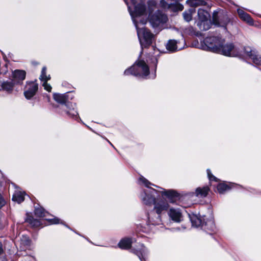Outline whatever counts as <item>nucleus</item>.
<instances>
[{"label":"nucleus","mask_w":261,"mask_h":261,"mask_svg":"<svg viewBox=\"0 0 261 261\" xmlns=\"http://www.w3.org/2000/svg\"><path fill=\"white\" fill-rule=\"evenodd\" d=\"M139 184L140 185H144L147 189L144 190L140 194V198L143 203L146 205H151L152 203L154 204L153 211L155 212L157 216L153 217V213H151L148 215V220L147 225L152 229L151 226H154L162 224V220L161 215L167 211L169 206L167 201L164 200H155V195L157 193H161L163 195L166 196L171 203H173L175 201V198L178 197L177 193L172 190H166L163 189L162 191H159L156 190L149 187V185H152L155 187L158 186L151 184L147 179L141 176L139 178Z\"/></svg>","instance_id":"1"},{"label":"nucleus","mask_w":261,"mask_h":261,"mask_svg":"<svg viewBox=\"0 0 261 261\" xmlns=\"http://www.w3.org/2000/svg\"><path fill=\"white\" fill-rule=\"evenodd\" d=\"M124 1L136 27L142 48L148 47L152 43L154 35L146 28L140 27V24L144 25L147 22L146 18L143 17L146 12L145 0H131L133 8L128 5L126 0Z\"/></svg>","instance_id":"2"},{"label":"nucleus","mask_w":261,"mask_h":261,"mask_svg":"<svg viewBox=\"0 0 261 261\" xmlns=\"http://www.w3.org/2000/svg\"><path fill=\"white\" fill-rule=\"evenodd\" d=\"M201 48L225 56L237 57L242 55V52L239 51L233 43L226 42L219 35L205 38L201 44Z\"/></svg>","instance_id":"3"},{"label":"nucleus","mask_w":261,"mask_h":261,"mask_svg":"<svg viewBox=\"0 0 261 261\" xmlns=\"http://www.w3.org/2000/svg\"><path fill=\"white\" fill-rule=\"evenodd\" d=\"M54 100L58 103H61V109L63 111L62 114H66L70 117L77 118L78 113L75 109V104L68 101V93L59 94L55 93L53 95Z\"/></svg>","instance_id":"4"},{"label":"nucleus","mask_w":261,"mask_h":261,"mask_svg":"<svg viewBox=\"0 0 261 261\" xmlns=\"http://www.w3.org/2000/svg\"><path fill=\"white\" fill-rule=\"evenodd\" d=\"M156 3L154 0H150L148 2V11L149 13V21L151 25L154 29H161L162 25L168 20L167 16L160 11H158L153 15L151 13L156 8Z\"/></svg>","instance_id":"5"},{"label":"nucleus","mask_w":261,"mask_h":261,"mask_svg":"<svg viewBox=\"0 0 261 261\" xmlns=\"http://www.w3.org/2000/svg\"><path fill=\"white\" fill-rule=\"evenodd\" d=\"M149 73L148 66L143 60L136 61L134 64L124 72L125 75H133L135 76L146 77Z\"/></svg>","instance_id":"6"},{"label":"nucleus","mask_w":261,"mask_h":261,"mask_svg":"<svg viewBox=\"0 0 261 261\" xmlns=\"http://www.w3.org/2000/svg\"><path fill=\"white\" fill-rule=\"evenodd\" d=\"M198 16L199 20L197 25L199 29L202 31H206L210 28V22L208 19L210 15L206 10L202 9H199L198 10Z\"/></svg>","instance_id":"7"},{"label":"nucleus","mask_w":261,"mask_h":261,"mask_svg":"<svg viewBox=\"0 0 261 261\" xmlns=\"http://www.w3.org/2000/svg\"><path fill=\"white\" fill-rule=\"evenodd\" d=\"M243 50L244 56L248 59L251 60L255 65L261 67V56L255 50L248 46L244 47Z\"/></svg>","instance_id":"8"},{"label":"nucleus","mask_w":261,"mask_h":261,"mask_svg":"<svg viewBox=\"0 0 261 261\" xmlns=\"http://www.w3.org/2000/svg\"><path fill=\"white\" fill-rule=\"evenodd\" d=\"M185 45V40L183 38L180 41L171 39L166 43V48L169 52L173 53L183 49Z\"/></svg>","instance_id":"9"},{"label":"nucleus","mask_w":261,"mask_h":261,"mask_svg":"<svg viewBox=\"0 0 261 261\" xmlns=\"http://www.w3.org/2000/svg\"><path fill=\"white\" fill-rule=\"evenodd\" d=\"M169 219L175 223H180L183 220L181 210L179 208L171 207L168 211Z\"/></svg>","instance_id":"10"},{"label":"nucleus","mask_w":261,"mask_h":261,"mask_svg":"<svg viewBox=\"0 0 261 261\" xmlns=\"http://www.w3.org/2000/svg\"><path fill=\"white\" fill-rule=\"evenodd\" d=\"M38 90V84L35 82H31L27 84L24 95L26 98L30 99L33 97Z\"/></svg>","instance_id":"11"},{"label":"nucleus","mask_w":261,"mask_h":261,"mask_svg":"<svg viewBox=\"0 0 261 261\" xmlns=\"http://www.w3.org/2000/svg\"><path fill=\"white\" fill-rule=\"evenodd\" d=\"M133 252L136 254L141 261H144L147 255L148 250L143 244H140L137 249L133 250Z\"/></svg>","instance_id":"12"},{"label":"nucleus","mask_w":261,"mask_h":261,"mask_svg":"<svg viewBox=\"0 0 261 261\" xmlns=\"http://www.w3.org/2000/svg\"><path fill=\"white\" fill-rule=\"evenodd\" d=\"M213 21L216 25L226 28V25L230 22V19L227 15H225L219 18L214 16Z\"/></svg>","instance_id":"13"},{"label":"nucleus","mask_w":261,"mask_h":261,"mask_svg":"<svg viewBox=\"0 0 261 261\" xmlns=\"http://www.w3.org/2000/svg\"><path fill=\"white\" fill-rule=\"evenodd\" d=\"M26 73L24 70H16L13 73L14 83H20L25 79Z\"/></svg>","instance_id":"14"},{"label":"nucleus","mask_w":261,"mask_h":261,"mask_svg":"<svg viewBox=\"0 0 261 261\" xmlns=\"http://www.w3.org/2000/svg\"><path fill=\"white\" fill-rule=\"evenodd\" d=\"M190 217L192 226H194L196 227H201L202 228V225L204 224V221L205 220L204 217L195 215L190 216Z\"/></svg>","instance_id":"15"},{"label":"nucleus","mask_w":261,"mask_h":261,"mask_svg":"<svg viewBox=\"0 0 261 261\" xmlns=\"http://www.w3.org/2000/svg\"><path fill=\"white\" fill-rule=\"evenodd\" d=\"M210 191V189L207 186L203 187H198L196 189L195 192L193 193V195L198 198L205 197Z\"/></svg>","instance_id":"16"},{"label":"nucleus","mask_w":261,"mask_h":261,"mask_svg":"<svg viewBox=\"0 0 261 261\" xmlns=\"http://www.w3.org/2000/svg\"><path fill=\"white\" fill-rule=\"evenodd\" d=\"M202 229L205 231H214L215 229V224L214 220L213 217H211L208 219H206V221L204 222V224L202 225Z\"/></svg>","instance_id":"17"},{"label":"nucleus","mask_w":261,"mask_h":261,"mask_svg":"<svg viewBox=\"0 0 261 261\" xmlns=\"http://www.w3.org/2000/svg\"><path fill=\"white\" fill-rule=\"evenodd\" d=\"M238 13L240 18L246 21L250 25H253V21L250 16L241 9L238 10Z\"/></svg>","instance_id":"18"},{"label":"nucleus","mask_w":261,"mask_h":261,"mask_svg":"<svg viewBox=\"0 0 261 261\" xmlns=\"http://www.w3.org/2000/svg\"><path fill=\"white\" fill-rule=\"evenodd\" d=\"M133 243V239L126 238L122 239L118 244L119 248L123 249H128L130 248Z\"/></svg>","instance_id":"19"},{"label":"nucleus","mask_w":261,"mask_h":261,"mask_svg":"<svg viewBox=\"0 0 261 261\" xmlns=\"http://www.w3.org/2000/svg\"><path fill=\"white\" fill-rule=\"evenodd\" d=\"M24 196L25 193L23 192L15 191L12 197V200L20 203L24 201Z\"/></svg>","instance_id":"20"},{"label":"nucleus","mask_w":261,"mask_h":261,"mask_svg":"<svg viewBox=\"0 0 261 261\" xmlns=\"http://www.w3.org/2000/svg\"><path fill=\"white\" fill-rule=\"evenodd\" d=\"M34 213L37 217L40 218H45L48 215V213L42 207H35Z\"/></svg>","instance_id":"21"},{"label":"nucleus","mask_w":261,"mask_h":261,"mask_svg":"<svg viewBox=\"0 0 261 261\" xmlns=\"http://www.w3.org/2000/svg\"><path fill=\"white\" fill-rule=\"evenodd\" d=\"M187 3L191 7H193L204 6L206 4L204 0H187Z\"/></svg>","instance_id":"22"},{"label":"nucleus","mask_w":261,"mask_h":261,"mask_svg":"<svg viewBox=\"0 0 261 261\" xmlns=\"http://www.w3.org/2000/svg\"><path fill=\"white\" fill-rule=\"evenodd\" d=\"M40 80L42 82H47L50 79V75H46V67H43L41 70V73L39 77Z\"/></svg>","instance_id":"23"},{"label":"nucleus","mask_w":261,"mask_h":261,"mask_svg":"<svg viewBox=\"0 0 261 261\" xmlns=\"http://www.w3.org/2000/svg\"><path fill=\"white\" fill-rule=\"evenodd\" d=\"M14 84L13 82H6L3 83L2 86L5 90L10 92L13 90Z\"/></svg>","instance_id":"24"},{"label":"nucleus","mask_w":261,"mask_h":261,"mask_svg":"<svg viewBox=\"0 0 261 261\" xmlns=\"http://www.w3.org/2000/svg\"><path fill=\"white\" fill-rule=\"evenodd\" d=\"M229 189V186L224 183H221L219 184L217 186V190L218 191L219 193L220 194L223 193Z\"/></svg>","instance_id":"25"},{"label":"nucleus","mask_w":261,"mask_h":261,"mask_svg":"<svg viewBox=\"0 0 261 261\" xmlns=\"http://www.w3.org/2000/svg\"><path fill=\"white\" fill-rule=\"evenodd\" d=\"M183 16L184 19L189 22L192 20V16L191 10H189L188 11H185L183 13Z\"/></svg>","instance_id":"26"},{"label":"nucleus","mask_w":261,"mask_h":261,"mask_svg":"<svg viewBox=\"0 0 261 261\" xmlns=\"http://www.w3.org/2000/svg\"><path fill=\"white\" fill-rule=\"evenodd\" d=\"M47 220V219H46ZM47 220L50 222L51 224H64L63 222L59 218L55 217L53 219H47Z\"/></svg>","instance_id":"27"},{"label":"nucleus","mask_w":261,"mask_h":261,"mask_svg":"<svg viewBox=\"0 0 261 261\" xmlns=\"http://www.w3.org/2000/svg\"><path fill=\"white\" fill-rule=\"evenodd\" d=\"M207 174L210 180L218 181V179L212 174L210 169H207Z\"/></svg>","instance_id":"28"},{"label":"nucleus","mask_w":261,"mask_h":261,"mask_svg":"<svg viewBox=\"0 0 261 261\" xmlns=\"http://www.w3.org/2000/svg\"><path fill=\"white\" fill-rule=\"evenodd\" d=\"M43 86L44 87V88L45 90L48 92H50L51 90V86L48 84L47 82H43Z\"/></svg>","instance_id":"29"},{"label":"nucleus","mask_w":261,"mask_h":261,"mask_svg":"<svg viewBox=\"0 0 261 261\" xmlns=\"http://www.w3.org/2000/svg\"><path fill=\"white\" fill-rule=\"evenodd\" d=\"M6 203L5 199L0 193V208L4 206Z\"/></svg>","instance_id":"30"},{"label":"nucleus","mask_w":261,"mask_h":261,"mask_svg":"<svg viewBox=\"0 0 261 261\" xmlns=\"http://www.w3.org/2000/svg\"><path fill=\"white\" fill-rule=\"evenodd\" d=\"M175 11H181L184 9V6L179 4H176L174 6Z\"/></svg>","instance_id":"31"},{"label":"nucleus","mask_w":261,"mask_h":261,"mask_svg":"<svg viewBox=\"0 0 261 261\" xmlns=\"http://www.w3.org/2000/svg\"><path fill=\"white\" fill-rule=\"evenodd\" d=\"M160 5L162 7L164 8H166L168 6L167 3L166 2L165 0H161L160 1Z\"/></svg>","instance_id":"32"},{"label":"nucleus","mask_w":261,"mask_h":261,"mask_svg":"<svg viewBox=\"0 0 261 261\" xmlns=\"http://www.w3.org/2000/svg\"><path fill=\"white\" fill-rule=\"evenodd\" d=\"M152 62L154 64V66H155V69H156V66H157V63H158V60H157V59L156 58H155V57H153L152 59Z\"/></svg>","instance_id":"33"},{"label":"nucleus","mask_w":261,"mask_h":261,"mask_svg":"<svg viewBox=\"0 0 261 261\" xmlns=\"http://www.w3.org/2000/svg\"><path fill=\"white\" fill-rule=\"evenodd\" d=\"M4 252V250L3 249V244L1 242H0V255H2Z\"/></svg>","instance_id":"34"},{"label":"nucleus","mask_w":261,"mask_h":261,"mask_svg":"<svg viewBox=\"0 0 261 261\" xmlns=\"http://www.w3.org/2000/svg\"><path fill=\"white\" fill-rule=\"evenodd\" d=\"M108 141L111 144V145L112 146L114 147V146L113 145V144L109 140H108Z\"/></svg>","instance_id":"35"},{"label":"nucleus","mask_w":261,"mask_h":261,"mask_svg":"<svg viewBox=\"0 0 261 261\" xmlns=\"http://www.w3.org/2000/svg\"><path fill=\"white\" fill-rule=\"evenodd\" d=\"M176 229H177V230H179V228H176Z\"/></svg>","instance_id":"36"},{"label":"nucleus","mask_w":261,"mask_h":261,"mask_svg":"<svg viewBox=\"0 0 261 261\" xmlns=\"http://www.w3.org/2000/svg\"><path fill=\"white\" fill-rule=\"evenodd\" d=\"M155 74H154V75H153V78H154V77H155Z\"/></svg>","instance_id":"37"},{"label":"nucleus","mask_w":261,"mask_h":261,"mask_svg":"<svg viewBox=\"0 0 261 261\" xmlns=\"http://www.w3.org/2000/svg\"><path fill=\"white\" fill-rule=\"evenodd\" d=\"M30 223L32 224V222L31 220L30 221Z\"/></svg>","instance_id":"38"}]
</instances>
